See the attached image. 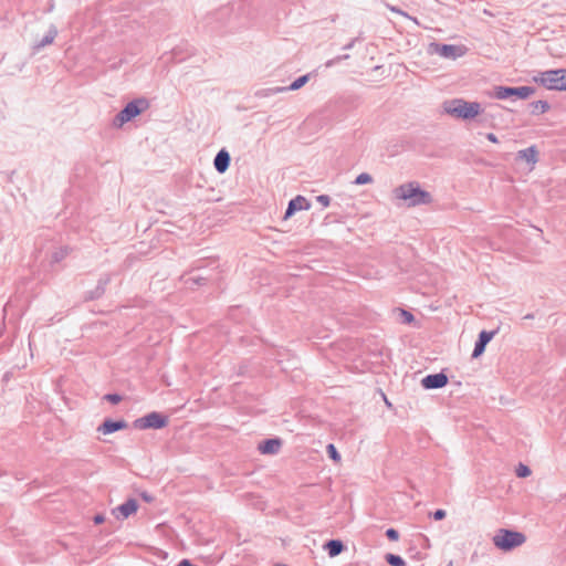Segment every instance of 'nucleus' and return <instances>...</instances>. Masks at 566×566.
Listing matches in <instances>:
<instances>
[{"mask_svg": "<svg viewBox=\"0 0 566 566\" xmlns=\"http://www.w3.org/2000/svg\"><path fill=\"white\" fill-rule=\"evenodd\" d=\"M395 196L399 200L407 201L408 206L428 205L432 200L431 195L416 182L399 186L395 189Z\"/></svg>", "mask_w": 566, "mask_h": 566, "instance_id": "f257e3e1", "label": "nucleus"}, {"mask_svg": "<svg viewBox=\"0 0 566 566\" xmlns=\"http://www.w3.org/2000/svg\"><path fill=\"white\" fill-rule=\"evenodd\" d=\"M444 111L453 117L471 119L480 115L482 107L476 102H468L459 98L447 102L444 104Z\"/></svg>", "mask_w": 566, "mask_h": 566, "instance_id": "f03ea898", "label": "nucleus"}, {"mask_svg": "<svg viewBox=\"0 0 566 566\" xmlns=\"http://www.w3.org/2000/svg\"><path fill=\"white\" fill-rule=\"evenodd\" d=\"M534 82L547 90L566 91V70H549L534 76Z\"/></svg>", "mask_w": 566, "mask_h": 566, "instance_id": "7ed1b4c3", "label": "nucleus"}, {"mask_svg": "<svg viewBox=\"0 0 566 566\" xmlns=\"http://www.w3.org/2000/svg\"><path fill=\"white\" fill-rule=\"evenodd\" d=\"M526 537L523 533L501 528L493 536V544L501 551L507 552L523 545Z\"/></svg>", "mask_w": 566, "mask_h": 566, "instance_id": "20e7f679", "label": "nucleus"}, {"mask_svg": "<svg viewBox=\"0 0 566 566\" xmlns=\"http://www.w3.org/2000/svg\"><path fill=\"white\" fill-rule=\"evenodd\" d=\"M148 107V102L145 99H138L130 102L126 105V107L119 112L114 120V125L117 127L123 126L125 123L129 122L137 115H139L144 109Z\"/></svg>", "mask_w": 566, "mask_h": 566, "instance_id": "39448f33", "label": "nucleus"}, {"mask_svg": "<svg viewBox=\"0 0 566 566\" xmlns=\"http://www.w3.org/2000/svg\"><path fill=\"white\" fill-rule=\"evenodd\" d=\"M467 48L462 44H439L431 43L429 45V53L438 54L444 59L455 60L458 57L463 56L467 53Z\"/></svg>", "mask_w": 566, "mask_h": 566, "instance_id": "423d86ee", "label": "nucleus"}, {"mask_svg": "<svg viewBox=\"0 0 566 566\" xmlns=\"http://www.w3.org/2000/svg\"><path fill=\"white\" fill-rule=\"evenodd\" d=\"M168 424V418L159 412L153 411L134 421V427L139 430L161 429Z\"/></svg>", "mask_w": 566, "mask_h": 566, "instance_id": "0eeeda50", "label": "nucleus"}, {"mask_svg": "<svg viewBox=\"0 0 566 566\" xmlns=\"http://www.w3.org/2000/svg\"><path fill=\"white\" fill-rule=\"evenodd\" d=\"M533 94H534V90L530 86H521V87L499 86L495 88V96L499 99H504L512 95L517 96L521 99H526Z\"/></svg>", "mask_w": 566, "mask_h": 566, "instance_id": "6e6552de", "label": "nucleus"}, {"mask_svg": "<svg viewBox=\"0 0 566 566\" xmlns=\"http://www.w3.org/2000/svg\"><path fill=\"white\" fill-rule=\"evenodd\" d=\"M448 384V377L443 373H438L433 375H428L421 380V385L426 389H437L442 388Z\"/></svg>", "mask_w": 566, "mask_h": 566, "instance_id": "1a4fd4ad", "label": "nucleus"}, {"mask_svg": "<svg viewBox=\"0 0 566 566\" xmlns=\"http://www.w3.org/2000/svg\"><path fill=\"white\" fill-rule=\"evenodd\" d=\"M311 208V203L302 196H297L292 199L289 203L287 210L285 212V219L290 218L294 212L301 210H308Z\"/></svg>", "mask_w": 566, "mask_h": 566, "instance_id": "9d476101", "label": "nucleus"}, {"mask_svg": "<svg viewBox=\"0 0 566 566\" xmlns=\"http://www.w3.org/2000/svg\"><path fill=\"white\" fill-rule=\"evenodd\" d=\"M138 510V503L134 499L127 500L125 503L120 504L116 510L114 511L115 514H117V517L127 518L132 514L136 513Z\"/></svg>", "mask_w": 566, "mask_h": 566, "instance_id": "9b49d317", "label": "nucleus"}, {"mask_svg": "<svg viewBox=\"0 0 566 566\" xmlns=\"http://www.w3.org/2000/svg\"><path fill=\"white\" fill-rule=\"evenodd\" d=\"M494 334H495V332H485V331L480 333L479 340L475 344V347H474V350L472 354V356L474 358H476L483 354L485 346L493 338Z\"/></svg>", "mask_w": 566, "mask_h": 566, "instance_id": "f8f14e48", "label": "nucleus"}, {"mask_svg": "<svg viewBox=\"0 0 566 566\" xmlns=\"http://www.w3.org/2000/svg\"><path fill=\"white\" fill-rule=\"evenodd\" d=\"M282 442L280 439H269L259 444V451L263 454H274L277 453Z\"/></svg>", "mask_w": 566, "mask_h": 566, "instance_id": "ddd939ff", "label": "nucleus"}, {"mask_svg": "<svg viewBox=\"0 0 566 566\" xmlns=\"http://www.w3.org/2000/svg\"><path fill=\"white\" fill-rule=\"evenodd\" d=\"M127 427V423L125 421H112L106 420L103 422V424L98 428V431H101L104 434H109L115 431L125 429Z\"/></svg>", "mask_w": 566, "mask_h": 566, "instance_id": "4468645a", "label": "nucleus"}, {"mask_svg": "<svg viewBox=\"0 0 566 566\" xmlns=\"http://www.w3.org/2000/svg\"><path fill=\"white\" fill-rule=\"evenodd\" d=\"M230 164V156L226 150H220L214 158V167L219 172H224Z\"/></svg>", "mask_w": 566, "mask_h": 566, "instance_id": "2eb2a0df", "label": "nucleus"}, {"mask_svg": "<svg viewBox=\"0 0 566 566\" xmlns=\"http://www.w3.org/2000/svg\"><path fill=\"white\" fill-rule=\"evenodd\" d=\"M537 149L534 146L522 149L517 154L520 159L531 164L532 166L537 163Z\"/></svg>", "mask_w": 566, "mask_h": 566, "instance_id": "dca6fc26", "label": "nucleus"}, {"mask_svg": "<svg viewBox=\"0 0 566 566\" xmlns=\"http://www.w3.org/2000/svg\"><path fill=\"white\" fill-rule=\"evenodd\" d=\"M324 548L331 557H335L343 552L344 545L340 541L332 539L325 544Z\"/></svg>", "mask_w": 566, "mask_h": 566, "instance_id": "f3484780", "label": "nucleus"}, {"mask_svg": "<svg viewBox=\"0 0 566 566\" xmlns=\"http://www.w3.org/2000/svg\"><path fill=\"white\" fill-rule=\"evenodd\" d=\"M533 112L543 114L549 109V104L546 101H536L532 104Z\"/></svg>", "mask_w": 566, "mask_h": 566, "instance_id": "a211bd4d", "label": "nucleus"}, {"mask_svg": "<svg viewBox=\"0 0 566 566\" xmlns=\"http://www.w3.org/2000/svg\"><path fill=\"white\" fill-rule=\"evenodd\" d=\"M386 560L391 565V566H406V563L405 560L398 556V555H394V554H388L386 556Z\"/></svg>", "mask_w": 566, "mask_h": 566, "instance_id": "6ab92c4d", "label": "nucleus"}, {"mask_svg": "<svg viewBox=\"0 0 566 566\" xmlns=\"http://www.w3.org/2000/svg\"><path fill=\"white\" fill-rule=\"evenodd\" d=\"M326 450L333 461H335L336 463L340 462V454L338 453L334 444H328L326 447Z\"/></svg>", "mask_w": 566, "mask_h": 566, "instance_id": "aec40b11", "label": "nucleus"}, {"mask_svg": "<svg viewBox=\"0 0 566 566\" xmlns=\"http://www.w3.org/2000/svg\"><path fill=\"white\" fill-rule=\"evenodd\" d=\"M308 81V76L307 75H303L301 77H298L297 80H295L291 85H290V90L292 91H296L298 88H301L303 85H305V83Z\"/></svg>", "mask_w": 566, "mask_h": 566, "instance_id": "412c9836", "label": "nucleus"}, {"mask_svg": "<svg viewBox=\"0 0 566 566\" xmlns=\"http://www.w3.org/2000/svg\"><path fill=\"white\" fill-rule=\"evenodd\" d=\"M516 475L518 478H526L531 475V470L527 465L520 463L516 468Z\"/></svg>", "mask_w": 566, "mask_h": 566, "instance_id": "4be33fe9", "label": "nucleus"}, {"mask_svg": "<svg viewBox=\"0 0 566 566\" xmlns=\"http://www.w3.org/2000/svg\"><path fill=\"white\" fill-rule=\"evenodd\" d=\"M371 181H373L371 176L369 174L363 172L357 176L355 184L356 185H365V184H370Z\"/></svg>", "mask_w": 566, "mask_h": 566, "instance_id": "5701e85b", "label": "nucleus"}, {"mask_svg": "<svg viewBox=\"0 0 566 566\" xmlns=\"http://www.w3.org/2000/svg\"><path fill=\"white\" fill-rule=\"evenodd\" d=\"M105 399L108 400L109 402L116 405L118 402L122 401V397L117 394H108L105 396Z\"/></svg>", "mask_w": 566, "mask_h": 566, "instance_id": "b1692460", "label": "nucleus"}, {"mask_svg": "<svg viewBox=\"0 0 566 566\" xmlns=\"http://www.w3.org/2000/svg\"><path fill=\"white\" fill-rule=\"evenodd\" d=\"M386 535L390 541H394V542L398 541V538H399V534L395 528H388L386 532Z\"/></svg>", "mask_w": 566, "mask_h": 566, "instance_id": "393cba45", "label": "nucleus"}, {"mask_svg": "<svg viewBox=\"0 0 566 566\" xmlns=\"http://www.w3.org/2000/svg\"><path fill=\"white\" fill-rule=\"evenodd\" d=\"M401 316H402L403 321L406 323H408V324H410V323H412L415 321L413 315L410 312H408V311L402 310L401 311Z\"/></svg>", "mask_w": 566, "mask_h": 566, "instance_id": "a878e982", "label": "nucleus"}, {"mask_svg": "<svg viewBox=\"0 0 566 566\" xmlns=\"http://www.w3.org/2000/svg\"><path fill=\"white\" fill-rule=\"evenodd\" d=\"M317 201L324 206V207H328L329 206V198L325 195H321L317 197Z\"/></svg>", "mask_w": 566, "mask_h": 566, "instance_id": "bb28decb", "label": "nucleus"}, {"mask_svg": "<svg viewBox=\"0 0 566 566\" xmlns=\"http://www.w3.org/2000/svg\"><path fill=\"white\" fill-rule=\"evenodd\" d=\"M444 517H446V511L444 510H437L433 513V518L437 520V521H440V520H442Z\"/></svg>", "mask_w": 566, "mask_h": 566, "instance_id": "cd10ccee", "label": "nucleus"}, {"mask_svg": "<svg viewBox=\"0 0 566 566\" xmlns=\"http://www.w3.org/2000/svg\"><path fill=\"white\" fill-rule=\"evenodd\" d=\"M486 137H488V139H489L491 143L496 144V143L499 142V140H497V137H496L494 134H492V133L488 134V136H486Z\"/></svg>", "mask_w": 566, "mask_h": 566, "instance_id": "c85d7f7f", "label": "nucleus"}, {"mask_svg": "<svg viewBox=\"0 0 566 566\" xmlns=\"http://www.w3.org/2000/svg\"><path fill=\"white\" fill-rule=\"evenodd\" d=\"M103 521H104V517H103V516H101V515H98V516H96V517H95V523H96V524H99V523H102Z\"/></svg>", "mask_w": 566, "mask_h": 566, "instance_id": "c756f323", "label": "nucleus"}, {"mask_svg": "<svg viewBox=\"0 0 566 566\" xmlns=\"http://www.w3.org/2000/svg\"><path fill=\"white\" fill-rule=\"evenodd\" d=\"M274 566H285V565H282V564H277V565H274Z\"/></svg>", "mask_w": 566, "mask_h": 566, "instance_id": "7c9ffc66", "label": "nucleus"}]
</instances>
